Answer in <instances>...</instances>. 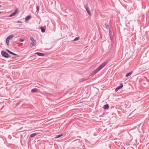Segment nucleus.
<instances>
[{"instance_id":"f257e3e1","label":"nucleus","mask_w":149,"mask_h":149,"mask_svg":"<svg viewBox=\"0 0 149 149\" xmlns=\"http://www.w3.org/2000/svg\"><path fill=\"white\" fill-rule=\"evenodd\" d=\"M107 63L108 62L107 61H105L101 65L99 66L93 72V73L94 74H95L97 73L100 70L103 68Z\"/></svg>"},{"instance_id":"f03ea898","label":"nucleus","mask_w":149,"mask_h":149,"mask_svg":"<svg viewBox=\"0 0 149 149\" xmlns=\"http://www.w3.org/2000/svg\"><path fill=\"white\" fill-rule=\"evenodd\" d=\"M1 54L5 58H7L10 57V56H9L8 54L4 51H1Z\"/></svg>"},{"instance_id":"7ed1b4c3","label":"nucleus","mask_w":149,"mask_h":149,"mask_svg":"<svg viewBox=\"0 0 149 149\" xmlns=\"http://www.w3.org/2000/svg\"><path fill=\"white\" fill-rule=\"evenodd\" d=\"M123 84L122 83L118 87H117L115 90V91L116 92H117L118 91V90L122 88L123 87Z\"/></svg>"},{"instance_id":"20e7f679","label":"nucleus","mask_w":149,"mask_h":149,"mask_svg":"<svg viewBox=\"0 0 149 149\" xmlns=\"http://www.w3.org/2000/svg\"><path fill=\"white\" fill-rule=\"evenodd\" d=\"M18 10V8H16V10H15V12L14 13H11V14H10V15L9 17H12L15 15L16 14V13L17 12Z\"/></svg>"},{"instance_id":"39448f33","label":"nucleus","mask_w":149,"mask_h":149,"mask_svg":"<svg viewBox=\"0 0 149 149\" xmlns=\"http://www.w3.org/2000/svg\"><path fill=\"white\" fill-rule=\"evenodd\" d=\"M13 35H11L7 37V38H6V40H8L9 41L10 40H11L13 38Z\"/></svg>"},{"instance_id":"423d86ee","label":"nucleus","mask_w":149,"mask_h":149,"mask_svg":"<svg viewBox=\"0 0 149 149\" xmlns=\"http://www.w3.org/2000/svg\"><path fill=\"white\" fill-rule=\"evenodd\" d=\"M36 54L38 55V56H43L45 55L44 54L40 52H37L36 53Z\"/></svg>"},{"instance_id":"0eeeda50","label":"nucleus","mask_w":149,"mask_h":149,"mask_svg":"<svg viewBox=\"0 0 149 149\" xmlns=\"http://www.w3.org/2000/svg\"><path fill=\"white\" fill-rule=\"evenodd\" d=\"M86 10L87 12L89 14V15H91V11L89 9V8L88 7H87L86 8Z\"/></svg>"},{"instance_id":"6e6552de","label":"nucleus","mask_w":149,"mask_h":149,"mask_svg":"<svg viewBox=\"0 0 149 149\" xmlns=\"http://www.w3.org/2000/svg\"><path fill=\"white\" fill-rule=\"evenodd\" d=\"M31 18V16L30 15H28L25 18V20L26 21H28Z\"/></svg>"},{"instance_id":"1a4fd4ad","label":"nucleus","mask_w":149,"mask_h":149,"mask_svg":"<svg viewBox=\"0 0 149 149\" xmlns=\"http://www.w3.org/2000/svg\"><path fill=\"white\" fill-rule=\"evenodd\" d=\"M7 52H8L9 53H10V54L13 55H14V56H16V55H17V54H16L11 52V51H10V50H9L8 49H7Z\"/></svg>"},{"instance_id":"9d476101","label":"nucleus","mask_w":149,"mask_h":149,"mask_svg":"<svg viewBox=\"0 0 149 149\" xmlns=\"http://www.w3.org/2000/svg\"><path fill=\"white\" fill-rule=\"evenodd\" d=\"M133 72L132 71H131L128 73L126 75V77H129V76H130L131 74H132L133 73Z\"/></svg>"},{"instance_id":"9b49d317","label":"nucleus","mask_w":149,"mask_h":149,"mask_svg":"<svg viewBox=\"0 0 149 149\" xmlns=\"http://www.w3.org/2000/svg\"><path fill=\"white\" fill-rule=\"evenodd\" d=\"M38 90V89L37 88H34L31 90V92L32 93L36 92Z\"/></svg>"},{"instance_id":"f8f14e48","label":"nucleus","mask_w":149,"mask_h":149,"mask_svg":"<svg viewBox=\"0 0 149 149\" xmlns=\"http://www.w3.org/2000/svg\"><path fill=\"white\" fill-rule=\"evenodd\" d=\"M36 45V44L34 43L33 42H31L30 44V46L31 48L33 47L34 46Z\"/></svg>"},{"instance_id":"ddd939ff","label":"nucleus","mask_w":149,"mask_h":149,"mask_svg":"<svg viewBox=\"0 0 149 149\" xmlns=\"http://www.w3.org/2000/svg\"><path fill=\"white\" fill-rule=\"evenodd\" d=\"M109 108V106L108 104H106L104 106V109H108Z\"/></svg>"},{"instance_id":"4468645a","label":"nucleus","mask_w":149,"mask_h":149,"mask_svg":"<svg viewBox=\"0 0 149 149\" xmlns=\"http://www.w3.org/2000/svg\"><path fill=\"white\" fill-rule=\"evenodd\" d=\"M40 29H41V31L42 32L44 33L45 32V29L42 27H41Z\"/></svg>"},{"instance_id":"2eb2a0df","label":"nucleus","mask_w":149,"mask_h":149,"mask_svg":"<svg viewBox=\"0 0 149 149\" xmlns=\"http://www.w3.org/2000/svg\"><path fill=\"white\" fill-rule=\"evenodd\" d=\"M109 35L110 38H111L112 37V32L110 30H109Z\"/></svg>"},{"instance_id":"dca6fc26","label":"nucleus","mask_w":149,"mask_h":149,"mask_svg":"<svg viewBox=\"0 0 149 149\" xmlns=\"http://www.w3.org/2000/svg\"><path fill=\"white\" fill-rule=\"evenodd\" d=\"M37 135V133H34L31 134L30 135V136L31 137H34L36 136Z\"/></svg>"},{"instance_id":"f3484780","label":"nucleus","mask_w":149,"mask_h":149,"mask_svg":"<svg viewBox=\"0 0 149 149\" xmlns=\"http://www.w3.org/2000/svg\"><path fill=\"white\" fill-rule=\"evenodd\" d=\"M63 136V134H61L58 135H57L56 136L55 138H57L61 137V136Z\"/></svg>"},{"instance_id":"a211bd4d","label":"nucleus","mask_w":149,"mask_h":149,"mask_svg":"<svg viewBox=\"0 0 149 149\" xmlns=\"http://www.w3.org/2000/svg\"><path fill=\"white\" fill-rule=\"evenodd\" d=\"M79 37H77L74 39L73 40V41H77V40H79Z\"/></svg>"},{"instance_id":"6ab92c4d","label":"nucleus","mask_w":149,"mask_h":149,"mask_svg":"<svg viewBox=\"0 0 149 149\" xmlns=\"http://www.w3.org/2000/svg\"><path fill=\"white\" fill-rule=\"evenodd\" d=\"M105 26H106L107 27V28H109V29H110V28L109 27V25L108 24H107L106 23L104 24Z\"/></svg>"},{"instance_id":"aec40b11","label":"nucleus","mask_w":149,"mask_h":149,"mask_svg":"<svg viewBox=\"0 0 149 149\" xmlns=\"http://www.w3.org/2000/svg\"><path fill=\"white\" fill-rule=\"evenodd\" d=\"M85 79H83V78H82V79H81L80 80H79V82H81L82 81H85Z\"/></svg>"},{"instance_id":"412c9836","label":"nucleus","mask_w":149,"mask_h":149,"mask_svg":"<svg viewBox=\"0 0 149 149\" xmlns=\"http://www.w3.org/2000/svg\"><path fill=\"white\" fill-rule=\"evenodd\" d=\"M9 41L8 40H6V44H7V45H9Z\"/></svg>"},{"instance_id":"4be33fe9","label":"nucleus","mask_w":149,"mask_h":149,"mask_svg":"<svg viewBox=\"0 0 149 149\" xmlns=\"http://www.w3.org/2000/svg\"><path fill=\"white\" fill-rule=\"evenodd\" d=\"M30 39L31 40V41H33H33H34V38L32 37H30Z\"/></svg>"},{"instance_id":"5701e85b","label":"nucleus","mask_w":149,"mask_h":149,"mask_svg":"<svg viewBox=\"0 0 149 149\" xmlns=\"http://www.w3.org/2000/svg\"><path fill=\"white\" fill-rule=\"evenodd\" d=\"M37 10L38 11L39 10V6H37L36 7Z\"/></svg>"},{"instance_id":"b1692460","label":"nucleus","mask_w":149,"mask_h":149,"mask_svg":"<svg viewBox=\"0 0 149 149\" xmlns=\"http://www.w3.org/2000/svg\"><path fill=\"white\" fill-rule=\"evenodd\" d=\"M19 41L20 42H23L24 41V39H19Z\"/></svg>"},{"instance_id":"393cba45","label":"nucleus","mask_w":149,"mask_h":149,"mask_svg":"<svg viewBox=\"0 0 149 149\" xmlns=\"http://www.w3.org/2000/svg\"><path fill=\"white\" fill-rule=\"evenodd\" d=\"M32 42H33L34 43H35V42H36V40H35V39L34 40V41H32Z\"/></svg>"},{"instance_id":"a878e982","label":"nucleus","mask_w":149,"mask_h":149,"mask_svg":"<svg viewBox=\"0 0 149 149\" xmlns=\"http://www.w3.org/2000/svg\"><path fill=\"white\" fill-rule=\"evenodd\" d=\"M2 12L0 11V14L2 13Z\"/></svg>"},{"instance_id":"bb28decb","label":"nucleus","mask_w":149,"mask_h":149,"mask_svg":"<svg viewBox=\"0 0 149 149\" xmlns=\"http://www.w3.org/2000/svg\"><path fill=\"white\" fill-rule=\"evenodd\" d=\"M17 22L18 23H19V22H20V21H18Z\"/></svg>"},{"instance_id":"cd10ccee","label":"nucleus","mask_w":149,"mask_h":149,"mask_svg":"<svg viewBox=\"0 0 149 149\" xmlns=\"http://www.w3.org/2000/svg\"><path fill=\"white\" fill-rule=\"evenodd\" d=\"M1 5H0V8L1 7Z\"/></svg>"}]
</instances>
